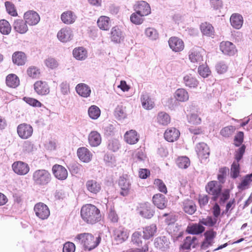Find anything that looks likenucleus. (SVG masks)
<instances>
[{"mask_svg":"<svg viewBox=\"0 0 252 252\" xmlns=\"http://www.w3.org/2000/svg\"><path fill=\"white\" fill-rule=\"evenodd\" d=\"M76 90L80 95L84 97H88L91 92L89 86L84 83L78 84L76 87Z\"/></svg>","mask_w":252,"mask_h":252,"instance_id":"obj_38","label":"nucleus"},{"mask_svg":"<svg viewBox=\"0 0 252 252\" xmlns=\"http://www.w3.org/2000/svg\"><path fill=\"white\" fill-rule=\"evenodd\" d=\"M204 53V50L200 47L193 48L189 53V60L192 63L200 64L203 62Z\"/></svg>","mask_w":252,"mask_h":252,"instance_id":"obj_8","label":"nucleus"},{"mask_svg":"<svg viewBox=\"0 0 252 252\" xmlns=\"http://www.w3.org/2000/svg\"><path fill=\"white\" fill-rule=\"evenodd\" d=\"M13 28L17 32L24 34L28 31L27 23L26 21L21 19H18L14 21Z\"/></svg>","mask_w":252,"mask_h":252,"instance_id":"obj_34","label":"nucleus"},{"mask_svg":"<svg viewBox=\"0 0 252 252\" xmlns=\"http://www.w3.org/2000/svg\"><path fill=\"white\" fill-rule=\"evenodd\" d=\"M206 192L212 196V200L216 201L222 190V186L216 181L209 182L205 187Z\"/></svg>","mask_w":252,"mask_h":252,"instance_id":"obj_4","label":"nucleus"},{"mask_svg":"<svg viewBox=\"0 0 252 252\" xmlns=\"http://www.w3.org/2000/svg\"><path fill=\"white\" fill-rule=\"evenodd\" d=\"M5 6L7 12L11 16L16 17L18 13L15 5L10 1L5 2Z\"/></svg>","mask_w":252,"mask_h":252,"instance_id":"obj_52","label":"nucleus"},{"mask_svg":"<svg viewBox=\"0 0 252 252\" xmlns=\"http://www.w3.org/2000/svg\"><path fill=\"white\" fill-rule=\"evenodd\" d=\"M154 185L159 191L166 194L167 192V188L163 182L159 179H156L154 182Z\"/></svg>","mask_w":252,"mask_h":252,"instance_id":"obj_57","label":"nucleus"},{"mask_svg":"<svg viewBox=\"0 0 252 252\" xmlns=\"http://www.w3.org/2000/svg\"><path fill=\"white\" fill-rule=\"evenodd\" d=\"M180 135L179 130L174 127L167 129L164 133L165 139L169 142L176 141L179 138Z\"/></svg>","mask_w":252,"mask_h":252,"instance_id":"obj_20","label":"nucleus"},{"mask_svg":"<svg viewBox=\"0 0 252 252\" xmlns=\"http://www.w3.org/2000/svg\"><path fill=\"white\" fill-rule=\"evenodd\" d=\"M176 163L179 168L181 169H187L190 164L189 158L186 156H181L176 160Z\"/></svg>","mask_w":252,"mask_h":252,"instance_id":"obj_44","label":"nucleus"},{"mask_svg":"<svg viewBox=\"0 0 252 252\" xmlns=\"http://www.w3.org/2000/svg\"><path fill=\"white\" fill-rule=\"evenodd\" d=\"M199 244V241L195 236H187L184 240L181 248L184 250H190L191 248H195Z\"/></svg>","mask_w":252,"mask_h":252,"instance_id":"obj_21","label":"nucleus"},{"mask_svg":"<svg viewBox=\"0 0 252 252\" xmlns=\"http://www.w3.org/2000/svg\"><path fill=\"white\" fill-rule=\"evenodd\" d=\"M230 22L234 28L240 29L243 24V18L239 14L234 13L232 14L230 18Z\"/></svg>","mask_w":252,"mask_h":252,"instance_id":"obj_36","label":"nucleus"},{"mask_svg":"<svg viewBox=\"0 0 252 252\" xmlns=\"http://www.w3.org/2000/svg\"><path fill=\"white\" fill-rule=\"evenodd\" d=\"M115 116L118 120L124 119L126 117L125 107L122 106H118L115 110Z\"/></svg>","mask_w":252,"mask_h":252,"instance_id":"obj_54","label":"nucleus"},{"mask_svg":"<svg viewBox=\"0 0 252 252\" xmlns=\"http://www.w3.org/2000/svg\"><path fill=\"white\" fill-rule=\"evenodd\" d=\"M88 141L91 146H98L101 142L100 134L96 131H91L88 135Z\"/></svg>","mask_w":252,"mask_h":252,"instance_id":"obj_30","label":"nucleus"},{"mask_svg":"<svg viewBox=\"0 0 252 252\" xmlns=\"http://www.w3.org/2000/svg\"><path fill=\"white\" fill-rule=\"evenodd\" d=\"M145 34L151 40H156L158 38L157 31L154 28H148L145 30Z\"/></svg>","mask_w":252,"mask_h":252,"instance_id":"obj_55","label":"nucleus"},{"mask_svg":"<svg viewBox=\"0 0 252 252\" xmlns=\"http://www.w3.org/2000/svg\"><path fill=\"white\" fill-rule=\"evenodd\" d=\"M6 85L11 88H16L20 85V79L15 74L11 73L6 77Z\"/></svg>","mask_w":252,"mask_h":252,"instance_id":"obj_37","label":"nucleus"},{"mask_svg":"<svg viewBox=\"0 0 252 252\" xmlns=\"http://www.w3.org/2000/svg\"><path fill=\"white\" fill-rule=\"evenodd\" d=\"M33 210L36 216L42 220L48 219L50 215L48 207L42 202H38L35 204Z\"/></svg>","mask_w":252,"mask_h":252,"instance_id":"obj_5","label":"nucleus"},{"mask_svg":"<svg viewBox=\"0 0 252 252\" xmlns=\"http://www.w3.org/2000/svg\"><path fill=\"white\" fill-rule=\"evenodd\" d=\"M157 231V227L155 224H152L145 226L143 230V238L148 240L153 237Z\"/></svg>","mask_w":252,"mask_h":252,"instance_id":"obj_33","label":"nucleus"},{"mask_svg":"<svg viewBox=\"0 0 252 252\" xmlns=\"http://www.w3.org/2000/svg\"><path fill=\"white\" fill-rule=\"evenodd\" d=\"M45 63L47 67L51 69H54L58 67V63L53 58L49 57L45 61Z\"/></svg>","mask_w":252,"mask_h":252,"instance_id":"obj_64","label":"nucleus"},{"mask_svg":"<svg viewBox=\"0 0 252 252\" xmlns=\"http://www.w3.org/2000/svg\"><path fill=\"white\" fill-rule=\"evenodd\" d=\"M33 129L30 124L22 123L19 125L17 127V132L18 136L23 139L30 138L33 133Z\"/></svg>","mask_w":252,"mask_h":252,"instance_id":"obj_6","label":"nucleus"},{"mask_svg":"<svg viewBox=\"0 0 252 252\" xmlns=\"http://www.w3.org/2000/svg\"><path fill=\"white\" fill-rule=\"evenodd\" d=\"M26 72L28 76L32 79H37L40 75L39 68L34 65L29 66L27 68Z\"/></svg>","mask_w":252,"mask_h":252,"instance_id":"obj_46","label":"nucleus"},{"mask_svg":"<svg viewBox=\"0 0 252 252\" xmlns=\"http://www.w3.org/2000/svg\"><path fill=\"white\" fill-rule=\"evenodd\" d=\"M204 239L201 243L200 248L202 250H206L212 246L214 243V240L217 236V232L213 229L207 230L204 233Z\"/></svg>","mask_w":252,"mask_h":252,"instance_id":"obj_10","label":"nucleus"},{"mask_svg":"<svg viewBox=\"0 0 252 252\" xmlns=\"http://www.w3.org/2000/svg\"><path fill=\"white\" fill-rule=\"evenodd\" d=\"M184 81L186 86L189 88H196L199 84L198 80L191 74L186 75Z\"/></svg>","mask_w":252,"mask_h":252,"instance_id":"obj_45","label":"nucleus"},{"mask_svg":"<svg viewBox=\"0 0 252 252\" xmlns=\"http://www.w3.org/2000/svg\"><path fill=\"white\" fill-rule=\"evenodd\" d=\"M11 31V27L6 20H0V32L3 34H8Z\"/></svg>","mask_w":252,"mask_h":252,"instance_id":"obj_48","label":"nucleus"},{"mask_svg":"<svg viewBox=\"0 0 252 252\" xmlns=\"http://www.w3.org/2000/svg\"><path fill=\"white\" fill-rule=\"evenodd\" d=\"M134 9L143 16H147L151 13L150 5L145 1H138L134 6Z\"/></svg>","mask_w":252,"mask_h":252,"instance_id":"obj_17","label":"nucleus"},{"mask_svg":"<svg viewBox=\"0 0 252 252\" xmlns=\"http://www.w3.org/2000/svg\"><path fill=\"white\" fill-rule=\"evenodd\" d=\"M144 17L145 16H143L137 11H135L131 15L130 20L133 24L139 25H141L143 22Z\"/></svg>","mask_w":252,"mask_h":252,"instance_id":"obj_49","label":"nucleus"},{"mask_svg":"<svg viewBox=\"0 0 252 252\" xmlns=\"http://www.w3.org/2000/svg\"><path fill=\"white\" fill-rule=\"evenodd\" d=\"M168 44L170 49L174 52H179L183 51L185 47L183 40L176 36H172L168 40Z\"/></svg>","mask_w":252,"mask_h":252,"instance_id":"obj_12","label":"nucleus"},{"mask_svg":"<svg viewBox=\"0 0 252 252\" xmlns=\"http://www.w3.org/2000/svg\"><path fill=\"white\" fill-rule=\"evenodd\" d=\"M14 172L19 175H25L30 171V166L28 163L22 161L14 162L12 165Z\"/></svg>","mask_w":252,"mask_h":252,"instance_id":"obj_11","label":"nucleus"},{"mask_svg":"<svg viewBox=\"0 0 252 252\" xmlns=\"http://www.w3.org/2000/svg\"><path fill=\"white\" fill-rule=\"evenodd\" d=\"M235 130V128L233 126H229L222 128L220 133L223 137H229L233 134Z\"/></svg>","mask_w":252,"mask_h":252,"instance_id":"obj_56","label":"nucleus"},{"mask_svg":"<svg viewBox=\"0 0 252 252\" xmlns=\"http://www.w3.org/2000/svg\"><path fill=\"white\" fill-rule=\"evenodd\" d=\"M153 202L159 209H164L167 206V200L164 195L158 193L153 197Z\"/></svg>","mask_w":252,"mask_h":252,"instance_id":"obj_23","label":"nucleus"},{"mask_svg":"<svg viewBox=\"0 0 252 252\" xmlns=\"http://www.w3.org/2000/svg\"><path fill=\"white\" fill-rule=\"evenodd\" d=\"M86 187L88 191L93 194H97L101 189L100 184L93 179L89 180L86 182Z\"/></svg>","mask_w":252,"mask_h":252,"instance_id":"obj_28","label":"nucleus"},{"mask_svg":"<svg viewBox=\"0 0 252 252\" xmlns=\"http://www.w3.org/2000/svg\"><path fill=\"white\" fill-rule=\"evenodd\" d=\"M174 97L176 100L185 102L189 100V95L188 92L184 89H178L174 93Z\"/></svg>","mask_w":252,"mask_h":252,"instance_id":"obj_39","label":"nucleus"},{"mask_svg":"<svg viewBox=\"0 0 252 252\" xmlns=\"http://www.w3.org/2000/svg\"><path fill=\"white\" fill-rule=\"evenodd\" d=\"M118 185L121 189L120 194L123 196L128 195L131 188L130 182L126 178L121 177L119 179Z\"/></svg>","mask_w":252,"mask_h":252,"instance_id":"obj_18","label":"nucleus"},{"mask_svg":"<svg viewBox=\"0 0 252 252\" xmlns=\"http://www.w3.org/2000/svg\"><path fill=\"white\" fill-rule=\"evenodd\" d=\"M24 19L29 26H34L39 22L40 18L36 12L29 10L24 13Z\"/></svg>","mask_w":252,"mask_h":252,"instance_id":"obj_13","label":"nucleus"},{"mask_svg":"<svg viewBox=\"0 0 252 252\" xmlns=\"http://www.w3.org/2000/svg\"><path fill=\"white\" fill-rule=\"evenodd\" d=\"M205 228L199 222L198 223H192L188 225L186 229V232L192 235H198L203 233Z\"/></svg>","mask_w":252,"mask_h":252,"instance_id":"obj_31","label":"nucleus"},{"mask_svg":"<svg viewBox=\"0 0 252 252\" xmlns=\"http://www.w3.org/2000/svg\"><path fill=\"white\" fill-rule=\"evenodd\" d=\"M244 132L239 131L234 137V145L236 147L240 146L244 141Z\"/></svg>","mask_w":252,"mask_h":252,"instance_id":"obj_62","label":"nucleus"},{"mask_svg":"<svg viewBox=\"0 0 252 252\" xmlns=\"http://www.w3.org/2000/svg\"><path fill=\"white\" fill-rule=\"evenodd\" d=\"M77 154L79 158L84 162H89L92 158V154L86 147L79 148L77 151Z\"/></svg>","mask_w":252,"mask_h":252,"instance_id":"obj_25","label":"nucleus"},{"mask_svg":"<svg viewBox=\"0 0 252 252\" xmlns=\"http://www.w3.org/2000/svg\"><path fill=\"white\" fill-rule=\"evenodd\" d=\"M97 25L101 30H109L111 27V21L109 17L106 16H100L97 19Z\"/></svg>","mask_w":252,"mask_h":252,"instance_id":"obj_35","label":"nucleus"},{"mask_svg":"<svg viewBox=\"0 0 252 252\" xmlns=\"http://www.w3.org/2000/svg\"><path fill=\"white\" fill-rule=\"evenodd\" d=\"M52 179L50 173L45 169H38L32 174V180L38 186H45L49 184Z\"/></svg>","mask_w":252,"mask_h":252,"instance_id":"obj_3","label":"nucleus"},{"mask_svg":"<svg viewBox=\"0 0 252 252\" xmlns=\"http://www.w3.org/2000/svg\"><path fill=\"white\" fill-rule=\"evenodd\" d=\"M81 216L84 221L92 224L100 221L101 217L99 209L91 204H87L82 206Z\"/></svg>","mask_w":252,"mask_h":252,"instance_id":"obj_1","label":"nucleus"},{"mask_svg":"<svg viewBox=\"0 0 252 252\" xmlns=\"http://www.w3.org/2000/svg\"><path fill=\"white\" fill-rule=\"evenodd\" d=\"M240 166L239 162L233 161L230 168V177L233 179H236L240 175Z\"/></svg>","mask_w":252,"mask_h":252,"instance_id":"obj_47","label":"nucleus"},{"mask_svg":"<svg viewBox=\"0 0 252 252\" xmlns=\"http://www.w3.org/2000/svg\"><path fill=\"white\" fill-rule=\"evenodd\" d=\"M220 50L224 54L233 55L236 52L235 46L229 41H222L220 44Z\"/></svg>","mask_w":252,"mask_h":252,"instance_id":"obj_19","label":"nucleus"},{"mask_svg":"<svg viewBox=\"0 0 252 252\" xmlns=\"http://www.w3.org/2000/svg\"><path fill=\"white\" fill-rule=\"evenodd\" d=\"M228 65L223 62L218 63L216 65V69L219 74H223L228 70Z\"/></svg>","mask_w":252,"mask_h":252,"instance_id":"obj_61","label":"nucleus"},{"mask_svg":"<svg viewBox=\"0 0 252 252\" xmlns=\"http://www.w3.org/2000/svg\"><path fill=\"white\" fill-rule=\"evenodd\" d=\"M73 36L72 31L70 28H63L57 33L58 38L63 42L69 41L72 39Z\"/></svg>","mask_w":252,"mask_h":252,"instance_id":"obj_16","label":"nucleus"},{"mask_svg":"<svg viewBox=\"0 0 252 252\" xmlns=\"http://www.w3.org/2000/svg\"><path fill=\"white\" fill-rule=\"evenodd\" d=\"M199 222L201 225L212 227L216 223L217 220L216 219H213L211 216H207L206 218L200 219Z\"/></svg>","mask_w":252,"mask_h":252,"instance_id":"obj_53","label":"nucleus"},{"mask_svg":"<svg viewBox=\"0 0 252 252\" xmlns=\"http://www.w3.org/2000/svg\"><path fill=\"white\" fill-rule=\"evenodd\" d=\"M76 239L83 246L85 250L91 251L95 248L100 243L101 238L95 237L89 233H84L78 234Z\"/></svg>","mask_w":252,"mask_h":252,"instance_id":"obj_2","label":"nucleus"},{"mask_svg":"<svg viewBox=\"0 0 252 252\" xmlns=\"http://www.w3.org/2000/svg\"><path fill=\"white\" fill-rule=\"evenodd\" d=\"M252 173L245 176L243 180L241 181V183L238 186V188L241 189H245L246 187L249 186L250 184L252 182Z\"/></svg>","mask_w":252,"mask_h":252,"instance_id":"obj_58","label":"nucleus"},{"mask_svg":"<svg viewBox=\"0 0 252 252\" xmlns=\"http://www.w3.org/2000/svg\"><path fill=\"white\" fill-rule=\"evenodd\" d=\"M182 208L184 211L189 215L193 214L196 210L195 204L190 199H186L183 202Z\"/></svg>","mask_w":252,"mask_h":252,"instance_id":"obj_32","label":"nucleus"},{"mask_svg":"<svg viewBox=\"0 0 252 252\" xmlns=\"http://www.w3.org/2000/svg\"><path fill=\"white\" fill-rule=\"evenodd\" d=\"M196 152L198 157L202 159H206L210 154V150L207 145L204 143H199L196 147Z\"/></svg>","mask_w":252,"mask_h":252,"instance_id":"obj_22","label":"nucleus"},{"mask_svg":"<svg viewBox=\"0 0 252 252\" xmlns=\"http://www.w3.org/2000/svg\"><path fill=\"white\" fill-rule=\"evenodd\" d=\"M198 72L200 76L203 78L208 77L211 73V71L207 66L199 65L198 68Z\"/></svg>","mask_w":252,"mask_h":252,"instance_id":"obj_59","label":"nucleus"},{"mask_svg":"<svg viewBox=\"0 0 252 252\" xmlns=\"http://www.w3.org/2000/svg\"><path fill=\"white\" fill-rule=\"evenodd\" d=\"M200 30L203 35L213 37L215 34L213 26L209 23L204 22L200 25Z\"/></svg>","mask_w":252,"mask_h":252,"instance_id":"obj_29","label":"nucleus"},{"mask_svg":"<svg viewBox=\"0 0 252 252\" xmlns=\"http://www.w3.org/2000/svg\"><path fill=\"white\" fill-rule=\"evenodd\" d=\"M157 123L161 126H167L171 121L170 116L165 112H160L157 116Z\"/></svg>","mask_w":252,"mask_h":252,"instance_id":"obj_40","label":"nucleus"},{"mask_svg":"<svg viewBox=\"0 0 252 252\" xmlns=\"http://www.w3.org/2000/svg\"><path fill=\"white\" fill-rule=\"evenodd\" d=\"M229 171V168L226 166L219 168L217 175V179L219 182L224 183L225 181L227 174Z\"/></svg>","mask_w":252,"mask_h":252,"instance_id":"obj_50","label":"nucleus"},{"mask_svg":"<svg viewBox=\"0 0 252 252\" xmlns=\"http://www.w3.org/2000/svg\"><path fill=\"white\" fill-rule=\"evenodd\" d=\"M230 190L229 189H225L221 191L219 195L220 203H224L230 198Z\"/></svg>","mask_w":252,"mask_h":252,"instance_id":"obj_60","label":"nucleus"},{"mask_svg":"<svg viewBox=\"0 0 252 252\" xmlns=\"http://www.w3.org/2000/svg\"><path fill=\"white\" fill-rule=\"evenodd\" d=\"M12 60L14 64L18 66L24 65L27 62V56L24 52L17 51L13 54Z\"/></svg>","mask_w":252,"mask_h":252,"instance_id":"obj_26","label":"nucleus"},{"mask_svg":"<svg viewBox=\"0 0 252 252\" xmlns=\"http://www.w3.org/2000/svg\"><path fill=\"white\" fill-rule=\"evenodd\" d=\"M111 38L116 43H120L123 39L122 32L118 27H114L112 29Z\"/></svg>","mask_w":252,"mask_h":252,"instance_id":"obj_43","label":"nucleus"},{"mask_svg":"<svg viewBox=\"0 0 252 252\" xmlns=\"http://www.w3.org/2000/svg\"><path fill=\"white\" fill-rule=\"evenodd\" d=\"M77 19V16L71 10H67L63 12L61 15L62 21L65 24L70 25L73 24Z\"/></svg>","mask_w":252,"mask_h":252,"instance_id":"obj_24","label":"nucleus"},{"mask_svg":"<svg viewBox=\"0 0 252 252\" xmlns=\"http://www.w3.org/2000/svg\"><path fill=\"white\" fill-rule=\"evenodd\" d=\"M141 102L143 108L150 110L154 106V102L147 93L143 94L141 96Z\"/></svg>","mask_w":252,"mask_h":252,"instance_id":"obj_41","label":"nucleus"},{"mask_svg":"<svg viewBox=\"0 0 252 252\" xmlns=\"http://www.w3.org/2000/svg\"><path fill=\"white\" fill-rule=\"evenodd\" d=\"M52 171L55 177L59 180H64L68 176L66 169L60 164L54 165L52 168Z\"/></svg>","mask_w":252,"mask_h":252,"instance_id":"obj_14","label":"nucleus"},{"mask_svg":"<svg viewBox=\"0 0 252 252\" xmlns=\"http://www.w3.org/2000/svg\"><path fill=\"white\" fill-rule=\"evenodd\" d=\"M87 51L82 47L75 48L73 51V57L78 60H84L87 57Z\"/></svg>","mask_w":252,"mask_h":252,"instance_id":"obj_42","label":"nucleus"},{"mask_svg":"<svg viewBox=\"0 0 252 252\" xmlns=\"http://www.w3.org/2000/svg\"><path fill=\"white\" fill-rule=\"evenodd\" d=\"M128 235L127 230L122 226L115 228L113 230V236L117 244H121L125 242L128 238Z\"/></svg>","mask_w":252,"mask_h":252,"instance_id":"obj_9","label":"nucleus"},{"mask_svg":"<svg viewBox=\"0 0 252 252\" xmlns=\"http://www.w3.org/2000/svg\"><path fill=\"white\" fill-rule=\"evenodd\" d=\"M33 86L34 91L39 95H46L50 92V88L45 81H37L34 83Z\"/></svg>","mask_w":252,"mask_h":252,"instance_id":"obj_15","label":"nucleus"},{"mask_svg":"<svg viewBox=\"0 0 252 252\" xmlns=\"http://www.w3.org/2000/svg\"><path fill=\"white\" fill-rule=\"evenodd\" d=\"M139 136L137 131L133 129L126 131L124 134L125 141L128 144L133 145L139 141Z\"/></svg>","mask_w":252,"mask_h":252,"instance_id":"obj_27","label":"nucleus"},{"mask_svg":"<svg viewBox=\"0 0 252 252\" xmlns=\"http://www.w3.org/2000/svg\"><path fill=\"white\" fill-rule=\"evenodd\" d=\"M88 114L92 119H97L100 116V110L97 106L92 105L88 109Z\"/></svg>","mask_w":252,"mask_h":252,"instance_id":"obj_51","label":"nucleus"},{"mask_svg":"<svg viewBox=\"0 0 252 252\" xmlns=\"http://www.w3.org/2000/svg\"><path fill=\"white\" fill-rule=\"evenodd\" d=\"M23 100L26 103L33 107H40L42 105V104L40 102L33 98L30 97H24L23 98Z\"/></svg>","mask_w":252,"mask_h":252,"instance_id":"obj_63","label":"nucleus"},{"mask_svg":"<svg viewBox=\"0 0 252 252\" xmlns=\"http://www.w3.org/2000/svg\"><path fill=\"white\" fill-rule=\"evenodd\" d=\"M139 214L146 219H151L155 214L154 207L149 203H141L137 208Z\"/></svg>","mask_w":252,"mask_h":252,"instance_id":"obj_7","label":"nucleus"}]
</instances>
